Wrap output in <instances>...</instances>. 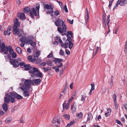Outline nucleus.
Segmentation results:
<instances>
[{
  "instance_id": "nucleus-51",
  "label": "nucleus",
  "mask_w": 127,
  "mask_h": 127,
  "mask_svg": "<svg viewBox=\"0 0 127 127\" xmlns=\"http://www.w3.org/2000/svg\"><path fill=\"white\" fill-rule=\"evenodd\" d=\"M74 98V97L72 96L68 100L67 102H70Z\"/></svg>"
},
{
  "instance_id": "nucleus-36",
  "label": "nucleus",
  "mask_w": 127,
  "mask_h": 127,
  "mask_svg": "<svg viewBox=\"0 0 127 127\" xmlns=\"http://www.w3.org/2000/svg\"><path fill=\"white\" fill-rule=\"evenodd\" d=\"M114 106L116 110H117L118 109V103L116 100H114Z\"/></svg>"
},
{
  "instance_id": "nucleus-26",
  "label": "nucleus",
  "mask_w": 127,
  "mask_h": 127,
  "mask_svg": "<svg viewBox=\"0 0 127 127\" xmlns=\"http://www.w3.org/2000/svg\"><path fill=\"white\" fill-rule=\"evenodd\" d=\"M72 41V39L71 37L67 38V39L66 40L65 43L66 44L68 45Z\"/></svg>"
},
{
  "instance_id": "nucleus-46",
  "label": "nucleus",
  "mask_w": 127,
  "mask_h": 127,
  "mask_svg": "<svg viewBox=\"0 0 127 127\" xmlns=\"http://www.w3.org/2000/svg\"><path fill=\"white\" fill-rule=\"evenodd\" d=\"M86 97L85 95H82V97L81 98V101H83V102L85 100V98Z\"/></svg>"
},
{
  "instance_id": "nucleus-50",
  "label": "nucleus",
  "mask_w": 127,
  "mask_h": 127,
  "mask_svg": "<svg viewBox=\"0 0 127 127\" xmlns=\"http://www.w3.org/2000/svg\"><path fill=\"white\" fill-rule=\"evenodd\" d=\"M91 88L90 90L93 91L95 89V85L93 84H91Z\"/></svg>"
},
{
  "instance_id": "nucleus-5",
  "label": "nucleus",
  "mask_w": 127,
  "mask_h": 127,
  "mask_svg": "<svg viewBox=\"0 0 127 127\" xmlns=\"http://www.w3.org/2000/svg\"><path fill=\"white\" fill-rule=\"evenodd\" d=\"M13 32L14 34H17L19 37L21 36L22 34V31L21 29H19L18 28L15 27H13Z\"/></svg>"
},
{
  "instance_id": "nucleus-41",
  "label": "nucleus",
  "mask_w": 127,
  "mask_h": 127,
  "mask_svg": "<svg viewBox=\"0 0 127 127\" xmlns=\"http://www.w3.org/2000/svg\"><path fill=\"white\" fill-rule=\"evenodd\" d=\"M83 114L82 112H81L77 114V116L79 118L81 119L82 117Z\"/></svg>"
},
{
  "instance_id": "nucleus-4",
  "label": "nucleus",
  "mask_w": 127,
  "mask_h": 127,
  "mask_svg": "<svg viewBox=\"0 0 127 127\" xmlns=\"http://www.w3.org/2000/svg\"><path fill=\"white\" fill-rule=\"evenodd\" d=\"M21 60L20 58H18L17 59L16 61L15 59L14 58H12L10 60V62L14 67L17 68L19 65L20 63H19V62L21 61Z\"/></svg>"
},
{
  "instance_id": "nucleus-22",
  "label": "nucleus",
  "mask_w": 127,
  "mask_h": 127,
  "mask_svg": "<svg viewBox=\"0 0 127 127\" xmlns=\"http://www.w3.org/2000/svg\"><path fill=\"white\" fill-rule=\"evenodd\" d=\"M27 58L29 61L32 62H34L36 61V59L35 58H32V57L31 56H28Z\"/></svg>"
},
{
  "instance_id": "nucleus-53",
  "label": "nucleus",
  "mask_w": 127,
  "mask_h": 127,
  "mask_svg": "<svg viewBox=\"0 0 127 127\" xmlns=\"http://www.w3.org/2000/svg\"><path fill=\"white\" fill-rule=\"evenodd\" d=\"M117 95L115 94H114L113 95V98L114 100H116Z\"/></svg>"
},
{
  "instance_id": "nucleus-2",
  "label": "nucleus",
  "mask_w": 127,
  "mask_h": 127,
  "mask_svg": "<svg viewBox=\"0 0 127 127\" xmlns=\"http://www.w3.org/2000/svg\"><path fill=\"white\" fill-rule=\"evenodd\" d=\"M22 80L23 81L24 85H23L21 87L29 88V89L32 88L31 85H32V80L29 79H25L22 78Z\"/></svg>"
},
{
  "instance_id": "nucleus-45",
  "label": "nucleus",
  "mask_w": 127,
  "mask_h": 127,
  "mask_svg": "<svg viewBox=\"0 0 127 127\" xmlns=\"http://www.w3.org/2000/svg\"><path fill=\"white\" fill-rule=\"evenodd\" d=\"M42 60L41 58H38L37 59L36 61V64H38L41 63V62Z\"/></svg>"
},
{
  "instance_id": "nucleus-30",
  "label": "nucleus",
  "mask_w": 127,
  "mask_h": 127,
  "mask_svg": "<svg viewBox=\"0 0 127 127\" xmlns=\"http://www.w3.org/2000/svg\"><path fill=\"white\" fill-rule=\"evenodd\" d=\"M113 76L112 75L111 76V78L110 80V82L109 83L110 85V87L111 88H112V87L114 85L113 82Z\"/></svg>"
},
{
  "instance_id": "nucleus-10",
  "label": "nucleus",
  "mask_w": 127,
  "mask_h": 127,
  "mask_svg": "<svg viewBox=\"0 0 127 127\" xmlns=\"http://www.w3.org/2000/svg\"><path fill=\"white\" fill-rule=\"evenodd\" d=\"M61 120L62 118H55L51 122L53 124H55L57 122L58 124L59 125L60 124V120Z\"/></svg>"
},
{
  "instance_id": "nucleus-19",
  "label": "nucleus",
  "mask_w": 127,
  "mask_h": 127,
  "mask_svg": "<svg viewBox=\"0 0 127 127\" xmlns=\"http://www.w3.org/2000/svg\"><path fill=\"white\" fill-rule=\"evenodd\" d=\"M2 109L3 110L6 112L8 110L7 105L6 103H4L2 105Z\"/></svg>"
},
{
  "instance_id": "nucleus-17",
  "label": "nucleus",
  "mask_w": 127,
  "mask_h": 127,
  "mask_svg": "<svg viewBox=\"0 0 127 127\" xmlns=\"http://www.w3.org/2000/svg\"><path fill=\"white\" fill-rule=\"evenodd\" d=\"M52 12L51 16L53 17L57 16L59 15L60 14L59 12L57 10H56L55 11H53V10Z\"/></svg>"
},
{
  "instance_id": "nucleus-16",
  "label": "nucleus",
  "mask_w": 127,
  "mask_h": 127,
  "mask_svg": "<svg viewBox=\"0 0 127 127\" xmlns=\"http://www.w3.org/2000/svg\"><path fill=\"white\" fill-rule=\"evenodd\" d=\"M66 88H64L62 92V94L63 95L64 97H65L66 96L68 95V92L67 91H66Z\"/></svg>"
},
{
  "instance_id": "nucleus-21",
  "label": "nucleus",
  "mask_w": 127,
  "mask_h": 127,
  "mask_svg": "<svg viewBox=\"0 0 127 127\" xmlns=\"http://www.w3.org/2000/svg\"><path fill=\"white\" fill-rule=\"evenodd\" d=\"M120 2L121 6L125 5L127 3V0H120Z\"/></svg>"
},
{
  "instance_id": "nucleus-39",
  "label": "nucleus",
  "mask_w": 127,
  "mask_h": 127,
  "mask_svg": "<svg viewBox=\"0 0 127 127\" xmlns=\"http://www.w3.org/2000/svg\"><path fill=\"white\" fill-rule=\"evenodd\" d=\"M12 118L11 117H8L7 118L5 121V122L7 123L10 122L11 121Z\"/></svg>"
},
{
  "instance_id": "nucleus-54",
  "label": "nucleus",
  "mask_w": 127,
  "mask_h": 127,
  "mask_svg": "<svg viewBox=\"0 0 127 127\" xmlns=\"http://www.w3.org/2000/svg\"><path fill=\"white\" fill-rule=\"evenodd\" d=\"M69 48L71 49L72 48V47L73 44L72 43V42H71V43L70 42L69 44Z\"/></svg>"
},
{
  "instance_id": "nucleus-55",
  "label": "nucleus",
  "mask_w": 127,
  "mask_h": 127,
  "mask_svg": "<svg viewBox=\"0 0 127 127\" xmlns=\"http://www.w3.org/2000/svg\"><path fill=\"white\" fill-rule=\"evenodd\" d=\"M60 54L62 56H63L64 55V52L63 50L62 49H61L60 50Z\"/></svg>"
},
{
  "instance_id": "nucleus-29",
  "label": "nucleus",
  "mask_w": 127,
  "mask_h": 127,
  "mask_svg": "<svg viewBox=\"0 0 127 127\" xmlns=\"http://www.w3.org/2000/svg\"><path fill=\"white\" fill-rule=\"evenodd\" d=\"M35 76L39 77H42V73L40 71H38L35 74Z\"/></svg>"
},
{
  "instance_id": "nucleus-42",
  "label": "nucleus",
  "mask_w": 127,
  "mask_h": 127,
  "mask_svg": "<svg viewBox=\"0 0 127 127\" xmlns=\"http://www.w3.org/2000/svg\"><path fill=\"white\" fill-rule=\"evenodd\" d=\"M16 98L18 100L21 99L23 98L22 96L18 94H17L16 96Z\"/></svg>"
},
{
  "instance_id": "nucleus-13",
  "label": "nucleus",
  "mask_w": 127,
  "mask_h": 127,
  "mask_svg": "<svg viewBox=\"0 0 127 127\" xmlns=\"http://www.w3.org/2000/svg\"><path fill=\"white\" fill-rule=\"evenodd\" d=\"M61 19L58 18L55 22L54 23L55 25L57 27H59L61 26L62 25L61 22L62 21Z\"/></svg>"
},
{
  "instance_id": "nucleus-38",
  "label": "nucleus",
  "mask_w": 127,
  "mask_h": 127,
  "mask_svg": "<svg viewBox=\"0 0 127 127\" xmlns=\"http://www.w3.org/2000/svg\"><path fill=\"white\" fill-rule=\"evenodd\" d=\"M87 15L86 16V17L85 18V19H86V22H87V21H88V20L89 19V16L88 15V10L87 9Z\"/></svg>"
},
{
  "instance_id": "nucleus-28",
  "label": "nucleus",
  "mask_w": 127,
  "mask_h": 127,
  "mask_svg": "<svg viewBox=\"0 0 127 127\" xmlns=\"http://www.w3.org/2000/svg\"><path fill=\"white\" fill-rule=\"evenodd\" d=\"M23 10L25 13H28L30 11V8L29 7H27L23 9Z\"/></svg>"
},
{
  "instance_id": "nucleus-44",
  "label": "nucleus",
  "mask_w": 127,
  "mask_h": 127,
  "mask_svg": "<svg viewBox=\"0 0 127 127\" xmlns=\"http://www.w3.org/2000/svg\"><path fill=\"white\" fill-rule=\"evenodd\" d=\"M58 31L60 33H62L63 32L64 30H63L61 27H58L57 29Z\"/></svg>"
},
{
  "instance_id": "nucleus-14",
  "label": "nucleus",
  "mask_w": 127,
  "mask_h": 127,
  "mask_svg": "<svg viewBox=\"0 0 127 127\" xmlns=\"http://www.w3.org/2000/svg\"><path fill=\"white\" fill-rule=\"evenodd\" d=\"M52 61L57 64V63H60L63 62V60L62 59L55 58H53L52 59Z\"/></svg>"
},
{
  "instance_id": "nucleus-7",
  "label": "nucleus",
  "mask_w": 127,
  "mask_h": 127,
  "mask_svg": "<svg viewBox=\"0 0 127 127\" xmlns=\"http://www.w3.org/2000/svg\"><path fill=\"white\" fill-rule=\"evenodd\" d=\"M71 110L73 113H75L77 109V105L75 102H74L71 105Z\"/></svg>"
},
{
  "instance_id": "nucleus-59",
  "label": "nucleus",
  "mask_w": 127,
  "mask_h": 127,
  "mask_svg": "<svg viewBox=\"0 0 127 127\" xmlns=\"http://www.w3.org/2000/svg\"><path fill=\"white\" fill-rule=\"evenodd\" d=\"M67 21L70 24H72L73 23V20H72L71 21L69 19H67Z\"/></svg>"
},
{
  "instance_id": "nucleus-3",
  "label": "nucleus",
  "mask_w": 127,
  "mask_h": 127,
  "mask_svg": "<svg viewBox=\"0 0 127 127\" xmlns=\"http://www.w3.org/2000/svg\"><path fill=\"white\" fill-rule=\"evenodd\" d=\"M20 88L23 91V95L25 97H28L32 91V88H25L20 87Z\"/></svg>"
},
{
  "instance_id": "nucleus-62",
  "label": "nucleus",
  "mask_w": 127,
  "mask_h": 127,
  "mask_svg": "<svg viewBox=\"0 0 127 127\" xmlns=\"http://www.w3.org/2000/svg\"><path fill=\"white\" fill-rule=\"evenodd\" d=\"M61 46L62 47H64L65 48H66L67 47V46L66 44H62L61 45Z\"/></svg>"
},
{
  "instance_id": "nucleus-20",
  "label": "nucleus",
  "mask_w": 127,
  "mask_h": 127,
  "mask_svg": "<svg viewBox=\"0 0 127 127\" xmlns=\"http://www.w3.org/2000/svg\"><path fill=\"white\" fill-rule=\"evenodd\" d=\"M65 22L63 21H62L61 24L62 25L61 26L62 27L63 30L64 31H66V26L64 24Z\"/></svg>"
},
{
  "instance_id": "nucleus-57",
  "label": "nucleus",
  "mask_w": 127,
  "mask_h": 127,
  "mask_svg": "<svg viewBox=\"0 0 127 127\" xmlns=\"http://www.w3.org/2000/svg\"><path fill=\"white\" fill-rule=\"evenodd\" d=\"M52 10H50V11H48L46 12L47 14H50L51 16V14L52 13Z\"/></svg>"
},
{
  "instance_id": "nucleus-25",
  "label": "nucleus",
  "mask_w": 127,
  "mask_h": 127,
  "mask_svg": "<svg viewBox=\"0 0 127 127\" xmlns=\"http://www.w3.org/2000/svg\"><path fill=\"white\" fill-rule=\"evenodd\" d=\"M44 7L47 10L50 9L51 10H53V7L51 5L50 6L48 4H46L44 6Z\"/></svg>"
},
{
  "instance_id": "nucleus-24",
  "label": "nucleus",
  "mask_w": 127,
  "mask_h": 127,
  "mask_svg": "<svg viewBox=\"0 0 127 127\" xmlns=\"http://www.w3.org/2000/svg\"><path fill=\"white\" fill-rule=\"evenodd\" d=\"M28 38L26 36H22L20 39V40L21 42H23L25 43L27 40Z\"/></svg>"
},
{
  "instance_id": "nucleus-12",
  "label": "nucleus",
  "mask_w": 127,
  "mask_h": 127,
  "mask_svg": "<svg viewBox=\"0 0 127 127\" xmlns=\"http://www.w3.org/2000/svg\"><path fill=\"white\" fill-rule=\"evenodd\" d=\"M5 97L4 98L5 103H8L10 101V97L8 94H5Z\"/></svg>"
},
{
  "instance_id": "nucleus-56",
  "label": "nucleus",
  "mask_w": 127,
  "mask_h": 127,
  "mask_svg": "<svg viewBox=\"0 0 127 127\" xmlns=\"http://www.w3.org/2000/svg\"><path fill=\"white\" fill-rule=\"evenodd\" d=\"M12 57L13 58H15L16 57V54L14 52L12 54Z\"/></svg>"
},
{
  "instance_id": "nucleus-27",
  "label": "nucleus",
  "mask_w": 127,
  "mask_h": 127,
  "mask_svg": "<svg viewBox=\"0 0 127 127\" xmlns=\"http://www.w3.org/2000/svg\"><path fill=\"white\" fill-rule=\"evenodd\" d=\"M68 33L66 34V36L67 38L71 37H72V33L71 31H69L67 32Z\"/></svg>"
},
{
  "instance_id": "nucleus-40",
  "label": "nucleus",
  "mask_w": 127,
  "mask_h": 127,
  "mask_svg": "<svg viewBox=\"0 0 127 127\" xmlns=\"http://www.w3.org/2000/svg\"><path fill=\"white\" fill-rule=\"evenodd\" d=\"M47 64L49 66H51L52 65V63L50 60H48L46 62Z\"/></svg>"
},
{
  "instance_id": "nucleus-47",
  "label": "nucleus",
  "mask_w": 127,
  "mask_h": 127,
  "mask_svg": "<svg viewBox=\"0 0 127 127\" xmlns=\"http://www.w3.org/2000/svg\"><path fill=\"white\" fill-rule=\"evenodd\" d=\"M53 53V52L52 51H51V53L49 54L47 56V57L48 58H53V56L52 55V54Z\"/></svg>"
},
{
  "instance_id": "nucleus-48",
  "label": "nucleus",
  "mask_w": 127,
  "mask_h": 127,
  "mask_svg": "<svg viewBox=\"0 0 127 127\" xmlns=\"http://www.w3.org/2000/svg\"><path fill=\"white\" fill-rule=\"evenodd\" d=\"M65 105V108L67 109H68L69 108V106H68V105H66L65 103H64L63 104V108H64V106Z\"/></svg>"
},
{
  "instance_id": "nucleus-9",
  "label": "nucleus",
  "mask_w": 127,
  "mask_h": 127,
  "mask_svg": "<svg viewBox=\"0 0 127 127\" xmlns=\"http://www.w3.org/2000/svg\"><path fill=\"white\" fill-rule=\"evenodd\" d=\"M38 71V69L35 67H33L32 70H30L29 71L30 73L32 74L33 76H35V74Z\"/></svg>"
},
{
  "instance_id": "nucleus-34",
  "label": "nucleus",
  "mask_w": 127,
  "mask_h": 127,
  "mask_svg": "<svg viewBox=\"0 0 127 127\" xmlns=\"http://www.w3.org/2000/svg\"><path fill=\"white\" fill-rule=\"evenodd\" d=\"M10 97L11 98H16V95L13 92H11L10 94Z\"/></svg>"
},
{
  "instance_id": "nucleus-63",
  "label": "nucleus",
  "mask_w": 127,
  "mask_h": 127,
  "mask_svg": "<svg viewBox=\"0 0 127 127\" xmlns=\"http://www.w3.org/2000/svg\"><path fill=\"white\" fill-rule=\"evenodd\" d=\"M103 22V26L104 27V28H105L106 27V23L105 21L104 20Z\"/></svg>"
},
{
  "instance_id": "nucleus-64",
  "label": "nucleus",
  "mask_w": 127,
  "mask_h": 127,
  "mask_svg": "<svg viewBox=\"0 0 127 127\" xmlns=\"http://www.w3.org/2000/svg\"><path fill=\"white\" fill-rule=\"evenodd\" d=\"M64 9L65 12L66 13L68 11V10L66 6V5H65L64 6Z\"/></svg>"
},
{
  "instance_id": "nucleus-32",
  "label": "nucleus",
  "mask_w": 127,
  "mask_h": 127,
  "mask_svg": "<svg viewBox=\"0 0 127 127\" xmlns=\"http://www.w3.org/2000/svg\"><path fill=\"white\" fill-rule=\"evenodd\" d=\"M40 54V52L38 50L36 52L35 54L34 55V57L36 58L38 57L39 55Z\"/></svg>"
},
{
  "instance_id": "nucleus-33",
  "label": "nucleus",
  "mask_w": 127,
  "mask_h": 127,
  "mask_svg": "<svg viewBox=\"0 0 127 127\" xmlns=\"http://www.w3.org/2000/svg\"><path fill=\"white\" fill-rule=\"evenodd\" d=\"M16 50L17 52L19 54H20L21 53L22 50L21 48L19 47H17L16 49Z\"/></svg>"
},
{
  "instance_id": "nucleus-31",
  "label": "nucleus",
  "mask_w": 127,
  "mask_h": 127,
  "mask_svg": "<svg viewBox=\"0 0 127 127\" xmlns=\"http://www.w3.org/2000/svg\"><path fill=\"white\" fill-rule=\"evenodd\" d=\"M63 116L64 118L66 119L69 120L70 119V116L69 114H67L63 115Z\"/></svg>"
},
{
  "instance_id": "nucleus-1",
  "label": "nucleus",
  "mask_w": 127,
  "mask_h": 127,
  "mask_svg": "<svg viewBox=\"0 0 127 127\" xmlns=\"http://www.w3.org/2000/svg\"><path fill=\"white\" fill-rule=\"evenodd\" d=\"M40 8L39 5H37L35 7V8L34 7L32 8L30 10V16L31 18L33 19H34V16L37 15V13L38 12V16H39V10Z\"/></svg>"
},
{
  "instance_id": "nucleus-8",
  "label": "nucleus",
  "mask_w": 127,
  "mask_h": 127,
  "mask_svg": "<svg viewBox=\"0 0 127 127\" xmlns=\"http://www.w3.org/2000/svg\"><path fill=\"white\" fill-rule=\"evenodd\" d=\"M41 80L40 78L37 79L33 80L32 81V85H38L41 83Z\"/></svg>"
},
{
  "instance_id": "nucleus-43",
  "label": "nucleus",
  "mask_w": 127,
  "mask_h": 127,
  "mask_svg": "<svg viewBox=\"0 0 127 127\" xmlns=\"http://www.w3.org/2000/svg\"><path fill=\"white\" fill-rule=\"evenodd\" d=\"M5 58L6 60V61H7L8 60H10L11 59H10L11 58L10 55H8L6 56H5Z\"/></svg>"
},
{
  "instance_id": "nucleus-6",
  "label": "nucleus",
  "mask_w": 127,
  "mask_h": 127,
  "mask_svg": "<svg viewBox=\"0 0 127 127\" xmlns=\"http://www.w3.org/2000/svg\"><path fill=\"white\" fill-rule=\"evenodd\" d=\"M30 37L31 39L28 40L27 41V42L32 46L33 48H34L36 46V45L35 42H33V41L32 40L33 39V36H30Z\"/></svg>"
},
{
  "instance_id": "nucleus-18",
  "label": "nucleus",
  "mask_w": 127,
  "mask_h": 127,
  "mask_svg": "<svg viewBox=\"0 0 127 127\" xmlns=\"http://www.w3.org/2000/svg\"><path fill=\"white\" fill-rule=\"evenodd\" d=\"M24 70H28L32 69V67L30 66L29 64L24 65Z\"/></svg>"
},
{
  "instance_id": "nucleus-15",
  "label": "nucleus",
  "mask_w": 127,
  "mask_h": 127,
  "mask_svg": "<svg viewBox=\"0 0 127 127\" xmlns=\"http://www.w3.org/2000/svg\"><path fill=\"white\" fill-rule=\"evenodd\" d=\"M14 20L15 22L14 27L17 28L18 27L20 26V23L19 22H18V20L17 18H15Z\"/></svg>"
},
{
  "instance_id": "nucleus-52",
  "label": "nucleus",
  "mask_w": 127,
  "mask_h": 127,
  "mask_svg": "<svg viewBox=\"0 0 127 127\" xmlns=\"http://www.w3.org/2000/svg\"><path fill=\"white\" fill-rule=\"evenodd\" d=\"M116 122L118 124L121 125V126H123V125L121 123V122L119 120H116Z\"/></svg>"
},
{
  "instance_id": "nucleus-35",
  "label": "nucleus",
  "mask_w": 127,
  "mask_h": 127,
  "mask_svg": "<svg viewBox=\"0 0 127 127\" xmlns=\"http://www.w3.org/2000/svg\"><path fill=\"white\" fill-rule=\"evenodd\" d=\"M120 0H118L117 2L116 3L115 5L114 6L113 9H115L119 5H120V6H121V5L120 4Z\"/></svg>"
},
{
  "instance_id": "nucleus-11",
  "label": "nucleus",
  "mask_w": 127,
  "mask_h": 127,
  "mask_svg": "<svg viewBox=\"0 0 127 127\" xmlns=\"http://www.w3.org/2000/svg\"><path fill=\"white\" fill-rule=\"evenodd\" d=\"M19 18L21 20H24L26 18L25 14L24 13L19 12L17 13Z\"/></svg>"
},
{
  "instance_id": "nucleus-49",
  "label": "nucleus",
  "mask_w": 127,
  "mask_h": 127,
  "mask_svg": "<svg viewBox=\"0 0 127 127\" xmlns=\"http://www.w3.org/2000/svg\"><path fill=\"white\" fill-rule=\"evenodd\" d=\"M92 117V116L91 115V114H88V117L87 118V121H89L90 120L91 118V117Z\"/></svg>"
},
{
  "instance_id": "nucleus-60",
  "label": "nucleus",
  "mask_w": 127,
  "mask_h": 127,
  "mask_svg": "<svg viewBox=\"0 0 127 127\" xmlns=\"http://www.w3.org/2000/svg\"><path fill=\"white\" fill-rule=\"evenodd\" d=\"M112 2L111 1H109V4L108 6V8L109 9H110L111 8V5L112 4Z\"/></svg>"
},
{
  "instance_id": "nucleus-58",
  "label": "nucleus",
  "mask_w": 127,
  "mask_h": 127,
  "mask_svg": "<svg viewBox=\"0 0 127 127\" xmlns=\"http://www.w3.org/2000/svg\"><path fill=\"white\" fill-rule=\"evenodd\" d=\"M15 98H11L10 99V102L12 103L14 102L15 101Z\"/></svg>"
},
{
  "instance_id": "nucleus-37",
  "label": "nucleus",
  "mask_w": 127,
  "mask_h": 127,
  "mask_svg": "<svg viewBox=\"0 0 127 127\" xmlns=\"http://www.w3.org/2000/svg\"><path fill=\"white\" fill-rule=\"evenodd\" d=\"M124 49V52H127V40L126 41L125 43V46Z\"/></svg>"
},
{
  "instance_id": "nucleus-61",
  "label": "nucleus",
  "mask_w": 127,
  "mask_h": 127,
  "mask_svg": "<svg viewBox=\"0 0 127 127\" xmlns=\"http://www.w3.org/2000/svg\"><path fill=\"white\" fill-rule=\"evenodd\" d=\"M66 34V31H64L63 32L61 33V35L63 36L65 35Z\"/></svg>"
},
{
  "instance_id": "nucleus-23",
  "label": "nucleus",
  "mask_w": 127,
  "mask_h": 127,
  "mask_svg": "<svg viewBox=\"0 0 127 127\" xmlns=\"http://www.w3.org/2000/svg\"><path fill=\"white\" fill-rule=\"evenodd\" d=\"M111 110L110 108H109L107 110V112L105 113V116L107 117H108L111 114Z\"/></svg>"
}]
</instances>
